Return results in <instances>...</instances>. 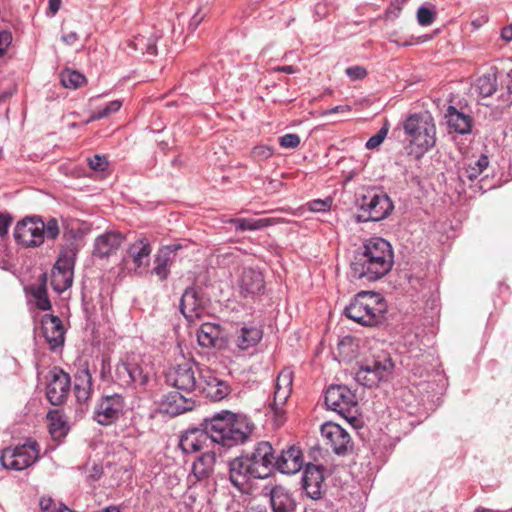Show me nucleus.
<instances>
[{
    "instance_id": "1",
    "label": "nucleus",
    "mask_w": 512,
    "mask_h": 512,
    "mask_svg": "<svg viewBox=\"0 0 512 512\" xmlns=\"http://www.w3.org/2000/svg\"><path fill=\"white\" fill-rule=\"evenodd\" d=\"M394 254L391 244L383 238L366 240L351 263V276L374 282L384 277L392 268Z\"/></svg>"
},
{
    "instance_id": "2",
    "label": "nucleus",
    "mask_w": 512,
    "mask_h": 512,
    "mask_svg": "<svg viewBox=\"0 0 512 512\" xmlns=\"http://www.w3.org/2000/svg\"><path fill=\"white\" fill-rule=\"evenodd\" d=\"M206 419L213 443L227 448L244 443L253 430V424L245 415L227 410Z\"/></svg>"
},
{
    "instance_id": "3",
    "label": "nucleus",
    "mask_w": 512,
    "mask_h": 512,
    "mask_svg": "<svg viewBox=\"0 0 512 512\" xmlns=\"http://www.w3.org/2000/svg\"><path fill=\"white\" fill-rule=\"evenodd\" d=\"M405 149L415 159L421 158L436 143V127L428 113H415L403 122Z\"/></svg>"
},
{
    "instance_id": "4",
    "label": "nucleus",
    "mask_w": 512,
    "mask_h": 512,
    "mask_svg": "<svg viewBox=\"0 0 512 512\" xmlns=\"http://www.w3.org/2000/svg\"><path fill=\"white\" fill-rule=\"evenodd\" d=\"M387 304L380 294L359 292L346 306L345 315L363 326H376L385 319Z\"/></svg>"
},
{
    "instance_id": "5",
    "label": "nucleus",
    "mask_w": 512,
    "mask_h": 512,
    "mask_svg": "<svg viewBox=\"0 0 512 512\" xmlns=\"http://www.w3.org/2000/svg\"><path fill=\"white\" fill-rule=\"evenodd\" d=\"M60 233L58 220L49 217L28 216L20 220L14 229L15 240L25 247H39L44 240H55Z\"/></svg>"
},
{
    "instance_id": "6",
    "label": "nucleus",
    "mask_w": 512,
    "mask_h": 512,
    "mask_svg": "<svg viewBox=\"0 0 512 512\" xmlns=\"http://www.w3.org/2000/svg\"><path fill=\"white\" fill-rule=\"evenodd\" d=\"M394 362L386 351H378L366 358L355 373V380L365 387H377L381 382H387L393 375Z\"/></svg>"
},
{
    "instance_id": "7",
    "label": "nucleus",
    "mask_w": 512,
    "mask_h": 512,
    "mask_svg": "<svg viewBox=\"0 0 512 512\" xmlns=\"http://www.w3.org/2000/svg\"><path fill=\"white\" fill-rule=\"evenodd\" d=\"M152 374V367L148 362L140 356L132 355L115 366L114 379L121 386L143 387L147 385Z\"/></svg>"
},
{
    "instance_id": "8",
    "label": "nucleus",
    "mask_w": 512,
    "mask_h": 512,
    "mask_svg": "<svg viewBox=\"0 0 512 512\" xmlns=\"http://www.w3.org/2000/svg\"><path fill=\"white\" fill-rule=\"evenodd\" d=\"M39 452L38 443L29 439L23 445L2 450L0 463L5 469L22 471L37 461Z\"/></svg>"
},
{
    "instance_id": "9",
    "label": "nucleus",
    "mask_w": 512,
    "mask_h": 512,
    "mask_svg": "<svg viewBox=\"0 0 512 512\" xmlns=\"http://www.w3.org/2000/svg\"><path fill=\"white\" fill-rule=\"evenodd\" d=\"M361 214L357 216L359 222L381 221L393 210L394 206L387 194L371 190L362 196L359 202Z\"/></svg>"
},
{
    "instance_id": "10",
    "label": "nucleus",
    "mask_w": 512,
    "mask_h": 512,
    "mask_svg": "<svg viewBox=\"0 0 512 512\" xmlns=\"http://www.w3.org/2000/svg\"><path fill=\"white\" fill-rule=\"evenodd\" d=\"M125 408L126 400L122 394H105L94 408L93 419L102 426L111 425L123 416Z\"/></svg>"
},
{
    "instance_id": "11",
    "label": "nucleus",
    "mask_w": 512,
    "mask_h": 512,
    "mask_svg": "<svg viewBox=\"0 0 512 512\" xmlns=\"http://www.w3.org/2000/svg\"><path fill=\"white\" fill-rule=\"evenodd\" d=\"M243 455L247 457L248 463L252 466L255 479H265L271 475L274 469L275 455L270 442L259 441Z\"/></svg>"
},
{
    "instance_id": "12",
    "label": "nucleus",
    "mask_w": 512,
    "mask_h": 512,
    "mask_svg": "<svg viewBox=\"0 0 512 512\" xmlns=\"http://www.w3.org/2000/svg\"><path fill=\"white\" fill-rule=\"evenodd\" d=\"M327 407L346 419L353 418L357 400L355 394L345 385L330 386L325 393Z\"/></svg>"
},
{
    "instance_id": "13",
    "label": "nucleus",
    "mask_w": 512,
    "mask_h": 512,
    "mask_svg": "<svg viewBox=\"0 0 512 512\" xmlns=\"http://www.w3.org/2000/svg\"><path fill=\"white\" fill-rule=\"evenodd\" d=\"M195 366L191 362H184L173 367L166 376L167 382L173 386L177 391L183 392L187 395H192L198 387V382L195 376Z\"/></svg>"
},
{
    "instance_id": "14",
    "label": "nucleus",
    "mask_w": 512,
    "mask_h": 512,
    "mask_svg": "<svg viewBox=\"0 0 512 512\" xmlns=\"http://www.w3.org/2000/svg\"><path fill=\"white\" fill-rule=\"evenodd\" d=\"M293 374L290 369H283L276 380L273 402L270 404L275 422L281 425L284 421L283 406L292 392Z\"/></svg>"
},
{
    "instance_id": "15",
    "label": "nucleus",
    "mask_w": 512,
    "mask_h": 512,
    "mask_svg": "<svg viewBox=\"0 0 512 512\" xmlns=\"http://www.w3.org/2000/svg\"><path fill=\"white\" fill-rule=\"evenodd\" d=\"M211 444H213V440L207 429V419L203 420L201 428H191L185 431L179 441V447L185 454L208 449Z\"/></svg>"
},
{
    "instance_id": "16",
    "label": "nucleus",
    "mask_w": 512,
    "mask_h": 512,
    "mask_svg": "<svg viewBox=\"0 0 512 512\" xmlns=\"http://www.w3.org/2000/svg\"><path fill=\"white\" fill-rule=\"evenodd\" d=\"M237 285L242 297L255 299L264 294L265 281L260 270L244 267L238 277Z\"/></svg>"
},
{
    "instance_id": "17",
    "label": "nucleus",
    "mask_w": 512,
    "mask_h": 512,
    "mask_svg": "<svg viewBox=\"0 0 512 512\" xmlns=\"http://www.w3.org/2000/svg\"><path fill=\"white\" fill-rule=\"evenodd\" d=\"M198 372L199 383L197 389H199L207 398L213 401H221L230 393L229 385L225 381L219 379L210 369H198Z\"/></svg>"
},
{
    "instance_id": "18",
    "label": "nucleus",
    "mask_w": 512,
    "mask_h": 512,
    "mask_svg": "<svg viewBox=\"0 0 512 512\" xmlns=\"http://www.w3.org/2000/svg\"><path fill=\"white\" fill-rule=\"evenodd\" d=\"M321 435L326 444L337 455H345L352 448V441L348 432L339 424L326 422L321 426Z\"/></svg>"
},
{
    "instance_id": "19",
    "label": "nucleus",
    "mask_w": 512,
    "mask_h": 512,
    "mask_svg": "<svg viewBox=\"0 0 512 512\" xmlns=\"http://www.w3.org/2000/svg\"><path fill=\"white\" fill-rule=\"evenodd\" d=\"M324 467L322 465L307 464L302 476V489L307 497L319 500L323 496Z\"/></svg>"
},
{
    "instance_id": "20",
    "label": "nucleus",
    "mask_w": 512,
    "mask_h": 512,
    "mask_svg": "<svg viewBox=\"0 0 512 512\" xmlns=\"http://www.w3.org/2000/svg\"><path fill=\"white\" fill-rule=\"evenodd\" d=\"M70 389V376L61 369L51 372V378L46 387L48 401L56 406L62 404Z\"/></svg>"
},
{
    "instance_id": "21",
    "label": "nucleus",
    "mask_w": 512,
    "mask_h": 512,
    "mask_svg": "<svg viewBox=\"0 0 512 512\" xmlns=\"http://www.w3.org/2000/svg\"><path fill=\"white\" fill-rule=\"evenodd\" d=\"M180 311L189 323L201 320L205 313L203 300L193 287H188L180 299Z\"/></svg>"
},
{
    "instance_id": "22",
    "label": "nucleus",
    "mask_w": 512,
    "mask_h": 512,
    "mask_svg": "<svg viewBox=\"0 0 512 512\" xmlns=\"http://www.w3.org/2000/svg\"><path fill=\"white\" fill-rule=\"evenodd\" d=\"M125 240L122 233L118 231H106L96 237L94 241L93 255L98 258H108L116 254Z\"/></svg>"
},
{
    "instance_id": "23",
    "label": "nucleus",
    "mask_w": 512,
    "mask_h": 512,
    "mask_svg": "<svg viewBox=\"0 0 512 512\" xmlns=\"http://www.w3.org/2000/svg\"><path fill=\"white\" fill-rule=\"evenodd\" d=\"M193 407V396L177 390L165 395L160 402V410L173 416L190 411Z\"/></svg>"
},
{
    "instance_id": "24",
    "label": "nucleus",
    "mask_w": 512,
    "mask_h": 512,
    "mask_svg": "<svg viewBox=\"0 0 512 512\" xmlns=\"http://www.w3.org/2000/svg\"><path fill=\"white\" fill-rule=\"evenodd\" d=\"M303 464L302 451L296 446L282 450L274 460V468L283 474H295L302 469Z\"/></svg>"
},
{
    "instance_id": "25",
    "label": "nucleus",
    "mask_w": 512,
    "mask_h": 512,
    "mask_svg": "<svg viewBox=\"0 0 512 512\" xmlns=\"http://www.w3.org/2000/svg\"><path fill=\"white\" fill-rule=\"evenodd\" d=\"M229 478L233 486L240 490L250 479H255L254 470L243 454L229 462Z\"/></svg>"
},
{
    "instance_id": "26",
    "label": "nucleus",
    "mask_w": 512,
    "mask_h": 512,
    "mask_svg": "<svg viewBox=\"0 0 512 512\" xmlns=\"http://www.w3.org/2000/svg\"><path fill=\"white\" fill-rule=\"evenodd\" d=\"M182 248L181 244L173 243L160 248L155 255L154 268L152 273L159 277L160 280H165L170 273V265L175 260L176 252Z\"/></svg>"
},
{
    "instance_id": "27",
    "label": "nucleus",
    "mask_w": 512,
    "mask_h": 512,
    "mask_svg": "<svg viewBox=\"0 0 512 512\" xmlns=\"http://www.w3.org/2000/svg\"><path fill=\"white\" fill-rule=\"evenodd\" d=\"M42 326L44 337L52 350L63 345L65 332L59 317L45 315L42 319Z\"/></svg>"
},
{
    "instance_id": "28",
    "label": "nucleus",
    "mask_w": 512,
    "mask_h": 512,
    "mask_svg": "<svg viewBox=\"0 0 512 512\" xmlns=\"http://www.w3.org/2000/svg\"><path fill=\"white\" fill-rule=\"evenodd\" d=\"M262 330L254 323H243L236 330L234 335V343L241 350H247L256 346L262 339Z\"/></svg>"
},
{
    "instance_id": "29",
    "label": "nucleus",
    "mask_w": 512,
    "mask_h": 512,
    "mask_svg": "<svg viewBox=\"0 0 512 512\" xmlns=\"http://www.w3.org/2000/svg\"><path fill=\"white\" fill-rule=\"evenodd\" d=\"M152 247L147 238H139L129 245L127 249V258L131 259L134 269L146 267L149 263V257Z\"/></svg>"
},
{
    "instance_id": "30",
    "label": "nucleus",
    "mask_w": 512,
    "mask_h": 512,
    "mask_svg": "<svg viewBox=\"0 0 512 512\" xmlns=\"http://www.w3.org/2000/svg\"><path fill=\"white\" fill-rule=\"evenodd\" d=\"M447 125L450 131L465 135L471 132L472 118L458 111L455 107L449 106L445 114Z\"/></svg>"
},
{
    "instance_id": "31",
    "label": "nucleus",
    "mask_w": 512,
    "mask_h": 512,
    "mask_svg": "<svg viewBox=\"0 0 512 512\" xmlns=\"http://www.w3.org/2000/svg\"><path fill=\"white\" fill-rule=\"evenodd\" d=\"M273 512H294L295 502L291 494L282 487H276L271 492Z\"/></svg>"
},
{
    "instance_id": "32",
    "label": "nucleus",
    "mask_w": 512,
    "mask_h": 512,
    "mask_svg": "<svg viewBox=\"0 0 512 512\" xmlns=\"http://www.w3.org/2000/svg\"><path fill=\"white\" fill-rule=\"evenodd\" d=\"M220 337L221 328L218 324L203 323L197 331L198 343L205 348L215 347Z\"/></svg>"
},
{
    "instance_id": "33",
    "label": "nucleus",
    "mask_w": 512,
    "mask_h": 512,
    "mask_svg": "<svg viewBox=\"0 0 512 512\" xmlns=\"http://www.w3.org/2000/svg\"><path fill=\"white\" fill-rule=\"evenodd\" d=\"M73 282V270L54 266L51 273V286L58 292L62 293L71 287Z\"/></svg>"
},
{
    "instance_id": "34",
    "label": "nucleus",
    "mask_w": 512,
    "mask_h": 512,
    "mask_svg": "<svg viewBox=\"0 0 512 512\" xmlns=\"http://www.w3.org/2000/svg\"><path fill=\"white\" fill-rule=\"evenodd\" d=\"M215 463V454L213 452H204L192 465V472L198 480L207 478L213 471Z\"/></svg>"
},
{
    "instance_id": "35",
    "label": "nucleus",
    "mask_w": 512,
    "mask_h": 512,
    "mask_svg": "<svg viewBox=\"0 0 512 512\" xmlns=\"http://www.w3.org/2000/svg\"><path fill=\"white\" fill-rule=\"evenodd\" d=\"M489 165V159L485 155H481L477 160L468 163L460 172L459 178L462 182L474 181L478 178L482 172L487 169Z\"/></svg>"
},
{
    "instance_id": "36",
    "label": "nucleus",
    "mask_w": 512,
    "mask_h": 512,
    "mask_svg": "<svg viewBox=\"0 0 512 512\" xmlns=\"http://www.w3.org/2000/svg\"><path fill=\"white\" fill-rule=\"evenodd\" d=\"M157 38L153 33H149V35H138L133 40L128 42V45L136 51H140L142 53H147L149 55H156L157 47H156Z\"/></svg>"
},
{
    "instance_id": "37",
    "label": "nucleus",
    "mask_w": 512,
    "mask_h": 512,
    "mask_svg": "<svg viewBox=\"0 0 512 512\" xmlns=\"http://www.w3.org/2000/svg\"><path fill=\"white\" fill-rule=\"evenodd\" d=\"M475 88L481 96H491L497 89V78L495 73H487L479 77Z\"/></svg>"
},
{
    "instance_id": "38",
    "label": "nucleus",
    "mask_w": 512,
    "mask_h": 512,
    "mask_svg": "<svg viewBox=\"0 0 512 512\" xmlns=\"http://www.w3.org/2000/svg\"><path fill=\"white\" fill-rule=\"evenodd\" d=\"M60 80L65 88L76 89L84 83L85 77L75 70L65 69L60 74Z\"/></svg>"
},
{
    "instance_id": "39",
    "label": "nucleus",
    "mask_w": 512,
    "mask_h": 512,
    "mask_svg": "<svg viewBox=\"0 0 512 512\" xmlns=\"http://www.w3.org/2000/svg\"><path fill=\"white\" fill-rule=\"evenodd\" d=\"M32 296L36 301V305L40 310L47 311L51 308L45 283H41L31 288Z\"/></svg>"
},
{
    "instance_id": "40",
    "label": "nucleus",
    "mask_w": 512,
    "mask_h": 512,
    "mask_svg": "<svg viewBox=\"0 0 512 512\" xmlns=\"http://www.w3.org/2000/svg\"><path fill=\"white\" fill-rule=\"evenodd\" d=\"M76 254H77V249L73 245L63 248L60 251V254H59V257H58V260H57L55 266L73 270Z\"/></svg>"
},
{
    "instance_id": "41",
    "label": "nucleus",
    "mask_w": 512,
    "mask_h": 512,
    "mask_svg": "<svg viewBox=\"0 0 512 512\" xmlns=\"http://www.w3.org/2000/svg\"><path fill=\"white\" fill-rule=\"evenodd\" d=\"M275 224L272 218H242V229L244 231H257Z\"/></svg>"
},
{
    "instance_id": "42",
    "label": "nucleus",
    "mask_w": 512,
    "mask_h": 512,
    "mask_svg": "<svg viewBox=\"0 0 512 512\" xmlns=\"http://www.w3.org/2000/svg\"><path fill=\"white\" fill-rule=\"evenodd\" d=\"M121 106L122 102L120 100H113L107 103L105 106L93 111L88 122L106 118L110 116L112 113L117 112L121 108Z\"/></svg>"
},
{
    "instance_id": "43",
    "label": "nucleus",
    "mask_w": 512,
    "mask_h": 512,
    "mask_svg": "<svg viewBox=\"0 0 512 512\" xmlns=\"http://www.w3.org/2000/svg\"><path fill=\"white\" fill-rule=\"evenodd\" d=\"M66 422L61 417H52L49 432L54 439L64 437L67 433Z\"/></svg>"
},
{
    "instance_id": "44",
    "label": "nucleus",
    "mask_w": 512,
    "mask_h": 512,
    "mask_svg": "<svg viewBox=\"0 0 512 512\" xmlns=\"http://www.w3.org/2000/svg\"><path fill=\"white\" fill-rule=\"evenodd\" d=\"M435 18L436 12L427 8L426 6H421L417 11V20L421 26L431 25Z\"/></svg>"
},
{
    "instance_id": "45",
    "label": "nucleus",
    "mask_w": 512,
    "mask_h": 512,
    "mask_svg": "<svg viewBox=\"0 0 512 512\" xmlns=\"http://www.w3.org/2000/svg\"><path fill=\"white\" fill-rule=\"evenodd\" d=\"M387 134H388V126L385 124L384 126H382L380 128V130L375 135H373L372 137H370L367 140L365 147L369 150H373V149L377 148L384 141Z\"/></svg>"
},
{
    "instance_id": "46",
    "label": "nucleus",
    "mask_w": 512,
    "mask_h": 512,
    "mask_svg": "<svg viewBox=\"0 0 512 512\" xmlns=\"http://www.w3.org/2000/svg\"><path fill=\"white\" fill-rule=\"evenodd\" d=\"M92 387V376L88 369L78 371L75 375L74 388H89Z\"/></svg>"
},
{
    "instance_id": "47",
    "label": "nucleus",
    "mask_w": 512,
    "mask_h": 512,
    "mask_svg": "<svg viewBox=\"0 0 512 512\" xmlns=\"http://www.w3.org/2000/svg\"><path fill=\"white\" fill-rule=\"evenodd\" d=\"M279 144L282 148L295 149L300 144V137L294 133H288L279 138Z\"/></svg>"
},
{
    "instance_id": "48",
    "label": "nucleus",
    "mask_w": 512,
    "mask_h": 512,
    "mask_svg": "<svg viewBox=\"0 0 512 512\" xmlns=\"http://www.w3.org/2000/svg\"><path fill=\"white\" fill-rule=\"evenodd\" d=\"M88 164L91 169L102 172L105 171L108 167V160L105 156L102 155H94L92 158L88 159Z\"/></svg>"
},
{
    "instance_id": "49",
    "label": "nucleus",
    "mask_w": 512,
    "mask_h": 512,
    "mask_svg": "<svg viewBox=\"0 0 512 512\" xmlns=\"http://www.w3.org/2000/svg\"><path fill=\"white\" fill-rule=\"evenodd\" d=\"M345 73L352 81L361 80L367 76L366 68L360 65L346 68Z\"/></svg>"
},
{
    "instance_id": "50",
    "label": "nucleus",
    "mask_w": 512,
    "mask_h": 512,
    "mask_svg": "<svg viewBox=\"0 0 512 512\" xmlns=\"http://www.w3.org/2000/svg\"><path fill=\"white\" fill-rule=\"evenodd\" d=\"M332 200L327 198L325 200L316 199L311 201L309 205V209L312 212H325L328 211L331 207Z\"/></svg>"
},
{
    "instance_id": "51",
    "label": "nucleus",
    "mask_w": 512,
    "mask_h": 512,
    "mask_svg": "<svg viewBox=\"0 0 512 512\" xmlns=\"http://www.w3.org/2000/svg\"><path fill=\"white\" fill-rule=\"evenodd\" d=\"M12 33L8 30L0 31V57H2L12 43Z\"/></svg>"
},
{
    "instance_id": "52",
    "label": "nucleus",
    "mask_w": 512,
    "mask_h": 512,
    "mask_svg": "<svg viewBox=\"0 0 512 512\" xmlns=\"http://www.w3.org/2000/svg\"><path fill=\"white\" fill-rule=\"evenodd\" d=\"M39 505L42 512H58L59 504H56L51 498H41Z\"/></svg>"
},
{
    "instance_id": "53",
    "label": "nucleus",
    "mask_w": 512,
    "mask_h": 512,
    "mask_svg": "<svg viewBox=\"0 0 512 512\" xmlns=\"http://www.w3.org/2000/svg\"><path fill=\"white\" fill-rule=\"evenodd\" d=\"M272 154H273V150L269 146L260 145V146L254 147V149H253V155L260 159H268L269 157L272 156Z\"/></svg>"
},
{
    "instance_id": "54",
    "label": "nucleus",
    "mask_w": 512,
    "mask_h": 512,
    "mask_svg": "<svg viewBox=\"0 0 512 512\" xmlns=\"http://www.w3.org/2000/svg\"><path fill=\"white\" fill-rule=\"evenodd\" d=\"M11 221L12 219L8 214L0 213V236L7 234Z\"/></svg>"
},
{
    "instance_id": "55",
    "label": "nucleus",
    "mask_w": 512,
    "mask_h": 512,
    "mask_svg": "<svg viewBox=\"0 0 512 512\" xmlns=\"http://www.w3.org/2000/svg\"><path fill=\"white\" fill-rule=\"evenodd\" d=\"M204 19V15L201 14L200 11H197L190 19L188 24V29L193 32L197 29V27L200 25L202 20Z\"/></svg>"
},
{
    "instance_id": "56",
    "label": "nucleus",
    "mask_w": 512,
    "mask_h": 512,
    "mask_svg": "<svg viewBox=\"0 0 512 512\" xmlns=\"http://www.w3.org/2000/svg\"><path fill=\"white\" fill-rule=\"evenodd\" d=\"M76 398L79 402H85L91 394L92 387L89 388H74Z\"/></svg>"
},
{
    "instance_id": "57",
    "label": "nucleus",
    "mask_w": 512,
    "mask_h": 512,
    "mask_svg": "<svg viewBox=\"0 0 512 512\" xmlns=\"http://www.w3.org/2000/svg\"><path fill=\"white\" fill-rule=\"evenodd\" d=\"M78 39H79V36H78V34L76 32L64 33L61 36L62 42L65 43L68 46L74 45L77 42Z\"/></svg>"
},
{
    "instance_id": "58",
    "label": "nucleus",
    "mask_w": 512,
    "mask_h": 512,
    "mask_svg": "<svg viewBox=\"0 0 512 512\" xmlns=\"http://www.w3.org/2000/svg\"><path fill=\"white\" fill-rule=\"evenodd\" d=\"M502 85L507 90L508 94H512V69L506 74Z\"/></svg>"
},
{
    "instance_id": "59",
    "label": "nucleus",
    "mask_w": 512,
    "mask_h": 512,
    "mask_svg": "<svg viewBox=\"0 0 512 512\" xmlns=\"http://www.w3.org/2000/svg\"><path fill=\"white\" fill-rule=\"evenodd\" d=\"M49 10L52 15H55L61 6V0H48Z\"/></svg>"
},
{
    "instance_id": "60",
    "label": "nucleus",
    "mask_w": 512,
    "mask_h": 512,
    "mask_svg": "<svg viewBox=\"0 0 512 512\" xmlns=\"http://www.w3.org/2000/svg\"><path fill=\"white\" fill-rule=\"evenodd\" d=\"M274 70L277 72H284L287 74H294L298 71V69L292 65L278 66V67L274 68Z\"/></svg>"
},
{
    "instance_id": "61",
    "label": "nucleus",
    "mask_w": 512,
    "mask_h": 512,
    "mask_svg": "<svg viewBox=\"0 0 512 512\" xmlns=\"http://www.w3.org/2000/svg\"><path fill=\"white\" fill-rule=\"evenodd\" d=\"M501 37L503 40L509 42L512 40V26L504 27L501 30Z\"/></svg>"
},
{
    "instance_id": "62",
    "label": "nucleus",
    "mask_w": 512,
    "mask_h": 512,
    "mask_svg": "<svg viewBox=\"0 0 512 512\" xmlns=\"http://www.w3.org/2000/svg\"><path fill=\"white\" fill-rule=\"evenodd\" d=\"M227 222L234 225L236 231L241 232L242 218H230Z\"/></svg>"
},
{
    "instance_id": "63",
    "label": "nucleus",
    "mask_w": 512,
    "mask_h": 512,
    "mask_svg": "<svg viewBox=\"0 0 512 512\" xmlns=\"http://www.w3.org/2000/svg\"><path fill=\"white\" fill-rule=\"evenodd\" d=\"M350 110H351L350 106L340 105V106H335V107L331 108L328 111V113L349 112Z\"/></svg>"
},
{
    "instance_id": "64",
    "label": "nucleus",
    "mask_w": 512,
    "mask_h": 512,
    "mask_svg": "<svg viewBox=\"0 0 512 512\" xmlns=\"http://www.w3.org/2000/svg\"><path fill=\"white\" fill-rule=\"evenodd\" d=\"M236 254H238V250L219 254L218 258H223L222 262L224 263L226 258H230V257L234 258Z\"/></svg>"
}]
</instances>
